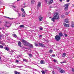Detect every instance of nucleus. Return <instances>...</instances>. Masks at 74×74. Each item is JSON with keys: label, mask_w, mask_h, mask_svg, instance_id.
<instances>
[{"label": "nucleus", "mask_w": 74, "mask_h": 74, "mask_svg": "<svg viewBox=\"0 0 74 74\" xmlns=\"http://www.w3.org/2000/svg\"><path fill=\"white\" fill-rule=\"evenodd\" d=\"M54 16V17H53L51 19V21L53 22H55V19H59V14H58V13H56V14H55Z\"/></svg>", "instance_id": "f257e3e1"}, {"label": "nucleus", "mask_w": 74, "mask_h": 74, "mask_svg": "<svg viewBox=\"0 0 74 74\" xmlns=\"http://www.w3.org/2000/svg\"><path fill=\"white\" fill-rule=\"evenodd\" d=\"M70 4V3H67L64 5V10L66 11H68L69 6Z\"/></svg>", "instance_id": "f03ea898"}, {"label": "nucleus", "mask_w": 74, "mask_h": 74, "mask_svg": "<svg viewBox=\"0 0 74 74\" xmlns=\"http://www.w3.org/2000/svg\"><path fill=\"white\" fill-rule=\"evenodd\" d=\"M4 26L7 27H10L11 26V24H10L9 23L6 22L5 23Z\"/></svg>", "instance_id": "7ed1b4c3"}, {"label": "nucleus", "mask_w": 74, "mask_h": 74, "mask_svg": "<svg viewBox=\"0 0 74 74\" xmlns=\"http://www.w3.org/2000/svg\"><path fill=\"white\" fill-rule=\"evenodd\" d=\"M55 38L57 41H59L60 39V37L59 36L57 35L55 36Z\"/></svg>", "instance_id": "20e7f679"}, {"label": "nucleus", "mask_w": 74, "mask_h": 74, "mask_svg": "<svg viewBox=\"0 0 74 74\" xmlns=\"http://www.w3.org/2000/svg\"><path fill=\"white\" fill-rule=\"evenodd\" d=\"M59 71L60 73H65V71L63 69L60 68L59 69Z\"/></svg>", "instance_id": "39448f33"}, {"label": "nucleus", "mask_w": 74, "mask_h": 74, "mask_svg": "<svg viewBox=\"0 0 74 74\" xmlns=\"http://www.w3.org/2000/svg\"><path fill=\"white\" fill-rule=\"evenodd\" d=\"M39 45L40 46V47H43V48H45V46H44V45L41 43H39Z\"/></svg>", "instance_id": "423d86ee"}, {"label": "nucleus", "mask_w": 74, "mask_h": 74, "mask_svg": "<svg viewBox=\"0 0 74 74\" xmlns=\"http://www.w3.org/2000/svg\"><path fill=\"white\" fill-rule=\"evenodd\" d=\"M53 2V0H49L48 1L49 4H51Z\"/></svg>", "instance_id": "0eeeda50"}, {"label": "nucleus", "mask_w": 74, "mask_h": 74, "mask_svg": "<svg viewBox=\"0 0 74 74\" xmlns=\"http://www.w3.org/2000/svg\"><path fill=\"white\" fill-rule=\"evenodd\" d=\"M27 41L25 40L22 39V42L23 43L24 45H25L26 43V42Z\"/></svg>", "instance_id": "6e6552de"}, {"label": "nucleus", "mask_w": 74, "mask_h": 74, "mask_svg": "<svg viewBox=\"0 0 74 74\" xmlns=\"http://www.w3.org/2000/svg\"><path fill=\"white\" fill-rule=\"evenodd\" d=\"M17 16L18 18L21 16V13L19 12L17 13Z\"/></svg>", "instance_id": "1a4fd4ad"}, {"label": "nucleus", "mask_w": 74, "mask_h": 74, "mask_svg": "<svg viewBox=\"0 0 74 74\" xmlns=\"http://www.w3.org/2000/svg\"><path fill=\"white\" fill-rule=\"evenodd\" d=\"M3 17H4V18H5L7 19H10V20H12V19H14V18H11L8 17H7L6 16H3Z\"/></svg>", "instance_id": "9d476101"}, {"label": "nucleus", "mask_w": 74, "mask_h": 74, "mask_svg": "<svg viewBox=\"0 0 74 74\" xmlns=\"http://www.w3.org/2000/svg\"><path fill=\"white\" fill-rule=\"evenodd\" d=\"M18 46L20 47H22V44H21V41H19L18 42Z\"/></svg>", "instance_id": "9b49d317"}, {"label": "nucleus", "mask_w": 74, "mask_h": 74, "mask_svg": "<svg viewBox=\"0 0 74 74\" xmlns=\"http://www.w3.org/2000/svg\"><path fill=\"white\" fill-rule=\"evenodd\" d=\"M30 44L29 43L26 42L25 43V44L24 45H25L26 46H29Z\"/></svg>", "instance_id": "f8f14e48"}, {"label": "nucleus", "mask_w": 74, "mask_h": 74, "mask_svg": "<svg viewBox=\"0 0 74 74\" xmlns=\"http://www.w3.org/2000/svg\"><path fill=\"white\" fill-rule=\"evenodd\" d=\"M7 73L5 71H0V74H7Z\"/></svg>", "instance_id": "ddd939ff"}, {"label": "nucleus", "mask_w": 74, "mask_h": 74, "mask_svg": "<svg viewBox=\"0 0 74 74\" xmlns=\"http://www.w3.org/2000/svg\"><path fill=\"white\" fill-rule=\"evenodd\" d=\"M41 3L40 2H38V5H37V7H40V6H41Z\"/></svg>", "instance_id": "4468645a"}, {"label": "nucleus", "mask_w": 74, "mask_h": 74, "mask_svg": "<svg viewBox=\"0 0 74 74\" xmlns=\"http://www.w3.org/2000/svg\"><path fill=\"white\" fill-rule=\"evenodd\" d=\"M64 25L65 26V27H69V25L68 24H66L65 23H64Z\"/></svg>", "instance_id": "2eb2a0df"}, {"label": "nucleus", "mask_w": 74, "mask_h": 74, "mask_svg": "<svg viewBox=\"0 0 74 74\" xmlns=\"http://www.w3.org/2000/svg\"><path fill=\"white\" fill-rule=\"evenodd\" d=\"M39 21H42V19L43 18L41 17H39Z\"/></svg>", "instance_id": "dca6fc26"}, {"label": "nucleus", "mask_w": 74, "mask_h": 74, "mask_svg": "<svg viewBox=\"0 0 74 74\" xmlns=\"http://www.w3.org/2000/svg\"><path fill=\"white\" fill-rule=\"evenodd\" d=\"M29 47L31 48H33V45L30 44V45H29Z\"/></svg>", "instance_id": "f3484780"}, {"label": "nucleus", "mask_w": 74, "mask_h": 74, "mask_svg": "<svg viewBox=\"0 0 74 74\" xmlns=\"http://www.w3.org/2000/svg\"><path fill=\"white\" fill-rule=\"evenodd\" d=\"M24 66L25 67V68H29V69L31 68V67L30 66H28L25 65H24Z\"/></svg>", "instance_id": "a211bd4d"}, {"label": "nucleus", "mask_w": 74, "mask_h": 74, "mask_svg": "<svg viewBox=\"0 0 74 74\" xmlns=\"http://www.w3.org/2000/svg\"><path fill=\"white\" fill-rule=\"evenodd\" d=\"M40 63L41 64H44L45 63V62L44 61L42 60L40 62Z\"/></svg>", "instance_id": "6ab92c4d"}, {"label": "nucleus", "mask_w": 74, "mask_h": 74, "mask_svg": "<svg viewBox=\"0 0 74 74\" xmlns=\"http://www.w3.org/2000/svg\"><path fill=\"white\" fill-rule=\"evenodd\" d=\"M64 22L66 23H68L69 22V20L68 19H66L65 20Z\"/></svg>", "instance_id": "aec40b11"}, {"label": "nucleus", "mask_w": 74, "mask_h": 74, "mask_svg": "<svg viewBox=\"0 0 74 74\" xmlns=\"http://www.w3.org/2000/svg\"><path fill=\"white\" fill-rule=\"evenodd\" d=\"M53 62H54V63H58V61L57 60H56L55 59H54L53 60Z\"/></svg>", "instance_id": "412c9836"}, {"label": "nucleus", "mask_w": 74, "mask_h": 74, "mask_svg": "<svg viewBox=\"0 0 74 74\" xmlns=\"http://www.w3.org/2000/svg\"><path fill=\"white\" fill-rule=\"evenodd\" d=\"M15 74H20V73L17 71H15L14 72Z\"/></svg>", "instance_id": "4be33fe9"}, {"label": "nucleus", "mask_w": 74, "mask_h": 74, "mask_svg": "<svg viewBox=\"0 0 74 74\" xmlns=\"http://www.w3.org/2000/svg\"><path fill=\"white\" fill-rule=\"evenodd\" d=\"M5 50H6V51H9V48L8 47H5Z\"/></svg>", "instance_id": "5701e85b"}, {"label": "nucleus", "mask_w": 74, "mask_h": 74, "mask_svg": "<svg viewBox=\"0 0 74 74\" xmlns=\"http://www.w3.org/2000/svg\"><path fill=\"white\" fill-rule=\"evenodd\" d=\"M0 44H1V45H5V44L3 42H1V41H0Z\"/></svg>", "instance_id": "b1692460"}, {"label": "nucleus", "mask_w": 74, "mask_h": 74, "mask_svg": "<svg viewBox=\"0 0 74 74\" xmlns=\"http://www.w3.org/2000/svg\"><path fill=\"white\" fill-rule=\"evenodd\" d=\"M59 36L60 37H62V36H63V34L62 33H59Z\"/></svg>", "instance_id": "393cba45"}, {"label": "nucleus", "mask_w": 74, "mask_h": 74, "mask_svg": "<svg viewBox=\"0 0 74 74\" xmlns=\"http://www.w3.org/2000/svg\"><path fill=\"white\" fill-rule=\"evenodd\" d=\"M25 14H26L25 12V13H24L22 14V17H25Z\"/></svg>", "instance_id": "a878e982"}, {"label": "nucleus", "mask_w": 74, "mask_h": 74, "mask_svg": "<svg viewBox=\"0 0 74 74\" xmlns=\"http://www.w3.org/2000/svg\"><path fill=\"white\" fill-rule=\"evenodd\" d=\"M65 56H66V54L65 53H63L62 56L63 57H65Z\"/></svg>", "instance_id": "bb28decb"}, {"label": "nucleus", "mask_w": 74, "mask_h": 74, "mask_svg": "<svg viewBox=\"0 0 74 74\" xmlns=\"http://www.w3.org/2000/svg\"><path fill=\"white\" fill-rule=\"evenodd\" d=\"M13 37H15V38H16L17 37V36L15 34H13Z\"/></svg>", "instance_id": "cd10ccee"}, {"label": "nucleus", "mask_w": 74, "mask_h": 74, "mask_svg": "<svg viewBox=\"0 0 74 74\" xmlns=\"http://www.w3.org/2000/svg\"><path fill=\"white\" fill-rule=\"evenodd\" d=\"M11 66H12V67H14V68H15V67H16V66L15 65H14L13 64Z\"/></svg>", "instance_id": "c85d7f7f"}, {"label": "nucleus", "mask_w": 74, "mask_h": 74, "mask_svg": "<svg viewBox=\"0 0 74 74\" xmlns=\"http://www.w3.org/2000/svg\"><path fill=\"white\" fill-rule=\"evenodd\" d=\"M66 63V60H65L64 61H63V62H60V63L62 64V63Z\"/></svg>", "instance_id": "c756f323"}, {"label": "nucleus", "mask_w": 74, "mask_h": 74, "mask_svg": "<svg viewBox=\"0 0 74 74\" xmlns=\"http://www.w3.org/2000/svg\"><path fill=\"white\" fill-rule=\"evenodd\" d=\"M21 10L23 12V13H25V12L24 9H23V8H22L21 9Z\"/></svg>", "instance_id": "7c9ffc66"}, {"label": "nucleus", "mask_w": 74, "mask_h": 74, "mask_svg": "<svg viewBox=\"0 0 74 74\" xmlns=\"http://www.w3.org/2000/svg\"><path fill=\"white\" fill-rule=\"evenodd\" d=\"M41 72H42V73L43 74H45V71H42Z\"/></svg>", "instance_id": "2f4dec72"}, {"label": "nucleus", "mask_w": 74, "mask_h": 74, "mask_svg": "<svg viewBox=\"0 0 74 74\" xmlns=\"http://www.w3.org/2000/svg\"><path fill=\"white\" fill-rule=\"evenodd\" d=\"M23 61H24V62H27V60L25 59H23Z\"/></svg>", "instance_id": "473e14b6"}, {"label": "nucleus", "mask_w": 74, "mask_h": 74, "mask_svg": "<svg viewBox=\"0 0 74 74\" xmlns=\"http://www.w3.org/2000/svg\"><path fill=\"white\" fill-rule=\"evenodd\" d=\"M20 27H24V25H21L20 26Z\"/></svg>", "instance_id": "72a5a7b5"}, {"label": "nucleus", "mask_w": 74, "mask_h": 74, "mask_svg": "<svg viewBox=\"0 0 74 74\" xmlns=\"http://www.w3.org/2000/svg\"><path fill=\"white\" fill-rule=\"evenodd\" d=\"M4 47H3V46L1 45H0V48H3Z\"/></svg>", "instance_id": "f704fd0d"}, {"label": "nucleus", "mask_w": 74, "mask_h": 74, "mask_svg": "<svg viewBox=\"0 0 74 74\" xmlns=\"http://www.w3.org/2000/svg\"><path fill=\"white\" fill-rule=\"evenodd\" d=\"M3 3V0H0V3L1 4Z\"/></svg>", "instance_id": "c9c22d12"}, {"label": "nucleus", "mask_w": 74, "mask_h": 74, "mask_svg": "<svg viewBox=\"0 0 74 74\" xmlns=\"http://www.w3.org/2000/svg\"><path fill=\"white\" fill-rule=\"evenodd\" d=\"M71 27H74V24L73 23L71 24Z\"/></svg>", "instance_id": "e433bc0d"}, {"label": "nucleus", "mask_w": 74, "mask_h": 74, "mask_svg": "<svg viewBox=\"0 0 74 74\" xmlns=\"http://www.w3.org/2000/svg\"><path fill=\"white\" fill-rule=\"evenodd\" d=\"M49 52L50 53H52V52H53V50H50V51H49Z\"/></svg>", "instance_id": "4c0bfd02"}, {"label": "nucleus", "mask_w": 74, "mask_h": 74, "mask_svg": "<svg viewBox=\"0 0 74 74\" xmlns=\"http://www.w3.org/2000/svg\"><path fill=\"white\" fill-rule=\"evenodd\" d=\"M69 14V12H65V15H68V14Z\"/></svg>", "instance_id": "58836bf2"}, {"label": "nucleus", "mask_w": 74, "mask_h": 74, "mask_svg": "<svg viewBox=\"0 0 74 74\" xmlns=\"http://www.w3.org/2000/svg\"><path fill=\"white\" fill-rule=\"evenodd\" d=\"M0 62H5V60H0Z\"/></svg>", "instance_id": "ea45409f"}, {"label": "nucleus", "mask_w": 74, "mask_h": 74, "mask_svg": "<svg viewBox=\"0 0 74 74\" xmlns=\"http://www.w3.org/2000/svg\"><path fill=\"white\" fill-rule=\"evenodd\" d=\"M35 44L36 47H38V45L37 44V43H35Z\"/></svg>", "instance_id": "a19ab883"}, {"label": "nucleus", "mask_w": 74, "mask_h": 74, "mask_svg": "<svg viewBox=\"0 0 74 74\" xmlns=\"http://www.w3.org/2000/svg\"><path fill=\"white\" fill-rule=\"evenodd\" d=\"M15 12H16L17 13L19 12V11L18 10H14Z\"/></svg>", "instance_id": "79ce46f5"}, {"label": "nucleus", "mask_w": 74, "mask_h": 74, "mask_svg": "<svg viewBox=\"0 0 74 74\" xmlns=\"http://www.w3.org/2000/svg\"><path fill=\"white\" fill-rule=\"evenodd\" d=\"M43 29L42 27H40V28H39L40 30H42Z\"/></svg>", "instance_id": "37998d69"}, {"label": "nucleus", "mask_w": 74, "mask_h": 74, "mask_svg": "<svg viewBox=\"0 0 74 74\" xmlns=\"http://www.w3.org/2000/svg\"><path fill=\"white\" fill-rule=\"evenodd\" d=\"M72 71H73V72H74V69L73 68H72Z\"/></svg>", "instance_id": "c03bdc74"}, {"label": "nucleus", "mask_w": 74, "mask_h": 74, "mask_svg": "<svg viewBox=\"0 0 74 74\" xmlns=\"http://www.w3.org/2000/svg\"><path fill=\"white\" fill-rule=\"evenodd\" d=\"M34 0H32L31 1V2L32 3H34Z\"/></svg>", "instance_id": "a18cd8bd"}, {"label": "nucleus", "mask_w": 74, "mask_h": 74, "mask_svg": "<svg viewBox=\"0 0 74 74\" xmlns=\"http://www.w3.org/2000/svg\"><path fill=\"white\" fill-rule=\"evenodd\" d=\"M64 16L63 15H62L61 16V17L62 18H64Z\"/></svg>", "instance_id": "49530a36"}, {"label": "nucleus", "mask_w": 74, "mask_h": 74, "mask_svg": "<svg viewBox=\"0 0 74 74\" xmlns=\"http://www.w3.org/2000/svg\"><path fill=\"white\" fill-rule=\"evenodd\" d=\"M16 63H18V62H19V60H16Z\"/></svg>", "instance_id": "de8ad7c7"}, {"label": "nucleus", "mask_w": 74, "mask_h": 74, "mask_svg": "<svg viewBox=\"0 0 74 74\" xmlns=\"http://www.w3.org/2000/svg\"><path fill=\"white\" fill-rule=\"evenodd\" d=\"M29 56L30 57H32V54H29Z\"/></svg>", "instance_id": "09e8293b"}, {"label": "nucleus", "mask_w": 74, "mask_h": 74, "mask_svg": "<svg viewBox=\"0 0 74 74\" xmlns=\"http://www.w3.org/2000/svg\"><path fill=\"white\" fill-rule=\"evenodd\" d=\"M2 36V35H0V40H1V39Z\"/></svg>", "instance_id": "8fccbe9b"}, {"label": "nucleus", "mask_w": 74, "mask_h": 74, "mask_svg": "<svg viewBox=\"0 0 74 74\" xmlns=\"http://www.w3.org/2000/svg\"><path fill=\"white\" fill-rule=\"evenodd\" d=\"M52 8V7L51 6H50L49 7V9H51V8Z\"/></svg>", "instance_id": "3c124183"}, {"label": "nucleus", "mask_w": 74, "mask_h": 74, "mask_svg": "<svg viewBox=\"0 0 74 74\" xmlns=\"http://www.w3.org/2000/svg\"><path fill=\"white\" fill-rule=\"evenodd\" d=\"M64 35L65 37H67V34H65Z\"/></svg>", "instance_id": "603ef678"}, {"label": "nucleus", "mask_w": 74, "mask_h": 74, "mask_svg": "<svg viewBox=\"0 0 74 74\" xmlns=\"http://www.w3.org/2000/svg\"><path fill=\"white\" fill-rule=\"evenodd\" d=\"M52 74H55V73H54V71H52Z\"/></svg>", "instance_id": "864d4df0"}, {"label": "nucleus", "mask_w": 74, "mask_h": 74, "mask_svg": "<svg viewBox=\"0 0 74 74\" xmlns=\"http://www.w3.org/2000/svg\"><path fill=\"white\" fill-rule=\"evenodd\" d=\"M52 56H53V57H54L55 56V55L53 54L52 55Z\"/></svg>", "instance_id": "5fc2aeb1"}, {"label": "nucleus", "mask_w": 74, "mask_h": 74, "mask_svg": "<svg viewBox=\"0 0 74 74\" xmlns=\"http://www.w3.org/2000/svg\"><path fill=\"white\" fill-rule=\"evenodd\" d=\"M48 2V0H45V2L47 3V2Z\"/></svg>", "instance_id": "6e6d98bb"}, {"label": "nucleus", "mask_w": 74, "mask_h": 74, "mask_svg": "<svg viewBox=\"0 0 74 74\" xmlns=\"http://www.w3.org/2000/svg\"><path fill=\"white\" fill-rule=\"evenodd\" d=\"M70 1V0H66V2H69Z\"/></svg>", "instance_id": "4d7b16f0"}, {"label": "nucleus", "mask_w": 74, "mask_h": 74, "mask_svg": "<svg viewBox=\"0 0 74 74\" xmlns=\"http://www.w3.org/2000/svg\"><path fill=\"white\" fill-rule=\"evenodd\" d=\"M12 7H13V8H15V6L13 5Z\"/></svg>", "instance_id": "13d9d810"}, {"label": "nucleus", "mask_w": 74, "mask_h": 74, "mask_svg": "<svg viewBox=\"0 0 74 74\" xmlns=\"http://www.w3.org/2000/svg\"><path fill=\"white\" fill-rule=\"evenodd\" d=\"M42 36L41 35H40L39 36V37H42Z\"/></svg>", "instance_id": "bf43d9fd"}, {"label": "nucleus", "mask_w": 74, "mask_h": 74, "mask_svg": "<svg viewBox=\"0 0 74 74\" xmlns=\"http://www.w3.org/2000/svg\"><path fill=\"white\" fill-rule=\"evenodd\" d=\"M14 50H12L11 51V52H14Z\"/></svg>", "instance_id": "052dcab7"}, {"label": "nucleus", "mask_w": 74, "mask_h": 74, "mask_svg": "<svg viewBox=\"0 0 74 74\" xmlns=\"http://www.w3.org/2000/svg\"><path fill=\"white\" fill-rule=\"evenodd\" d=\"M59 1H60V2H62V0H59Z\"/></svg>", "instance_id": "680f3d73"}, {"label": "nucleus", "mask_w": 74, "mask_h": 74, "mask_svg": "<svg viewBox=\"0 0 74 74\" xmlns=\"http://www.w3.org/2000/svg\"><path fill=\"white\" fill-rule=\"evenodd\" d=\"M8 67H10V65H9L8 66Z\"/></svg>", "instance_id": "e2e57ef3"}, {"label": "nucleus", "mask_w": 74, "mask_h": 74, "mask_svg": "<svg viewBox=\"0 0 74 74\" xmlns=\"http://www.w3.org/2000/svg\"><path fill=\"white\" fill-rule=\"evenodd\" d=\"M5 35H6V36H8V34H5Z\"/></svg>", "instance_id": "0e129e2a"}, {"label": "nucleus", "mask_w": 74, "mask_h": 74, "mask_svg": "<svg viewBox=\"0 0 74 74\" xmlns=\"http://www.w3.org/2000/svg\"><path fill=\"white\" fill-rule=\"evenodd\" d=\"M25 7H26V6H23V8H25Z\"/></svg>", "instance_id": "69168bd1"}, {"label": "nucleus", "mask_w": 74, "mask_h": 74, "mask_svg": "<svg viewBox=\"0 0 74 74\" xmlns=\"http://www.w3.org/2000/svg\"><path fill=\"white\" fill-rule=\"evenodd\" d=\"M72 5H73V7H74V4H73Z\"/></svg>", "instance_id": "338daca9"}, {"label": "nucleus", "mask_w": 74, "mask_h": 74, "mask_svg": "<svg viewBox=\"0 0 74 74\" xmlns=\"http://www.w3.org/2000/svg\"><path fill=\"white\" fill-rule=\"evenodd\" d=\"M20 1V0H17V1Z\"/></svg>", "instance_id": "774afa93"}]
</instances>
